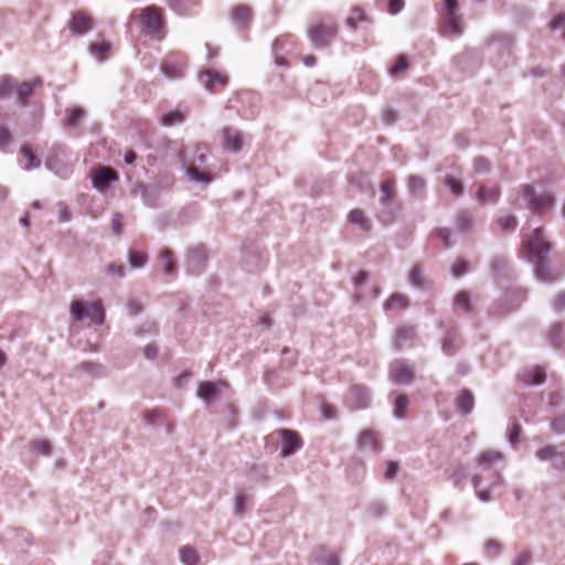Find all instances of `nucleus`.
I'll use <instances>...</instances> for the list:
<instances>
[{"instance_id": "1", "label": "nucleus", "mask_w": 565, "mask_h": 565, "mask_svg": "<svg viewBox=\"0 0 565 565\" xmlns=\"http://www.w3.org/2000/svg\"><path fill=\"white\" fill-rule=\"evenodd\" d=\"M551 248L552 245L545 239L541 227L524 236L520 248L521 255L534 264L536 278L548 284L556 281L565 274V266L555 271H547V263L550 262L547 253Z\"/></svg>"}, {"instance_id": "2", "label": "nucleus", "mask_w": 565, "mask_h": 565, "mask_svg": "<svg viewBox=\"0 0 565 565\" xmlns=\"http://www.w3.org/2000/svg\"><path fill=\"white\" fill-rule=\"evenodd\" d=\"M131 18L138 20L140 30L146 35L162 40L166 35L163 10L154 4L135 10Z\"/></svg>"}, {"instance_id": "3", "label": "nucleus", "mask_w": 565, "mask_h": 565, "mask_svg": "<svg viewBox=\"0 0 565 565\" xmlns=\"http://www.w3.org/2000/svg\"><path fill=\"white\" fill-rule=\"evenodd\" d=\"M339 32L338 23L329 19L328 21L319 20L313 22L307 30V35L317 49H323L337 38Z\"/></svg>"}, {"instance_id": "4", "label": "nucleus", "mask_w": 565, "mask_h": 565, "mask_svg": "<svg viewBox=\"0 0 565 565\" xmlns=\"http://www.w3.org/2000/svg\"><path fill=\"white\" fill-rule=\"evenodd\" d=\"M71 315L75 321L88 318L94 324H102L105 320V311L100 300L92 302L74 300L71 303Z\"/></svg>"}, {"instance_id": "5", "label": "nucleus", "mask_w": 565, "mask_h": 565, "mask_svg": "<svg viewBox=\"0 0 565 565\" xmlns=\"http://www.w3.org/2000/svg\"><path fill=\"white\" fill-rule=\"evenodd\" d=\"M521 193L526 200L527 207L537 214L548 212L555 204V198L552 193L543 192L541 194H536L534 188L530 184H523L521 186Z\"/></svg>"}, {"instance_id": "6", "label": "nucleus", "mask_w": 565, "mask_h": 565, "mask_svg": "<svg viewBox=\"0 0 565 565\" xmlns=\"http://www.w3.org/2000/svg\"><path fill=\"white\" fill-rule=\"evenodd\" d=\"M200 82L211 93H217L228 84V76L213 70H206L200 74Z\"/></svg>"}, {"instance_id": "7", "label": "nucleus", "mask_w": 565, "mask_h": 565, "mask_svg": "<svg viewBox=\"0 0 565 565\" xmlns=\"http://www.w3.org/2000/svg\"><path fill=\"white\" fill-rule=\"evenodd\" d=\"M70 30L75 34H85L94 26V19L85 10H78L72 14Z\"/></svg>"}, {"instance_id": "8", "label": "nucleus", "mask_w": 565, "mask_h": 565, "mask_svg": "<svg viewBox=\"0 0 565 565\" xmlns=\"http://www.w3.org/2000/svg\"><path fill=\"white\" fill-rule=\"evenodd\" d=\"M278 434L281 438L280 455L282 457H287L302 447L301 438L296 431L290 429H280Z\"/></svg>"}, {"instance_id": "9", "label": "nucleus", "mask_w": 565, "mask_h": 565, "mask_svg": "<svg viewBox=\"0 0 565 565\" xmlns=\"http://www.w3.org/2000/svg\"><path fill=\"white\" fill-rule=\"evenodd\" d=\"M222 145L228 151H239L243 147V134L235 128L225 127L222 130Z\"/></svg>"}, {"instance_id": "10", "label": "nucleus", "mask_w": 565, "mask_h": 565, "mask_svg": "<svg viewBox=\"0 0 565 565\" xmlns=\"http://www.w3.org/2000/svg\"><path fill=\"white\" fill-rule=\"evenodd\" d=\"M161 68L169 78L182 77L186 68V60L183 56H177L175 58L172 56L168 57Z\"/></svg>"}, {"instance_id": "11", "label": "nucleus", "mask_w": 565, "mask_h": 565, "mask_svg": "<svg viewBox=\"0 0 565 565\" xmlns=\"http://www.w3.org/2000/svg\"><path fill=\"white\" fill-rule=\"evenodd\" d=\"M298 45H299V43L292 34H284L281 36L277 38L273 45V49H274V52L276 55V57H275L276 63L278 65H284V66L288 65L286 57L280 56L279 52L285 51V49L287 46H289L290 49H297Z\"/></svg>"}, {"instance_id": "12", "label": "nucleus", "mask_w": 565, "mask_h": 565, "mask_svg": "<svg viewBox=\"0 0 565 565\" xmlns=\"http://www.w3.org/2000/svg\"><path fill=\"white\" fill-rule=\"evenodd\" d=\"M390 379L395 384H411L414 380V372L407 364L396 362L391 367Z\"/></svg>"}, {"instance_id": "13", "label": "nucleus", "mask_w": 565, "mask_h": 565, "mask_svg": "<svg viewBox=\"0 0 565 565\" xmlns=\"http://www.w3.org/2000/svg\"><path fill=\"white\" fill-rule=\"evenodd\" d=\"M349 395L352 408L361 409L367 407L370 396L366 386L361 384H354L350 387Z\"/></svg>"}, {"instance_id": "14", "label": "nucleus", "mask_w": 565, "mask_h": 565, "mask_svg": "<svg viewBox=\"0 0 565 565\" xmlns=\"http://www.w3.org/2000/svg\"><path fill=\"white\" fill-rule=\"evenodd\" d=\"M92 179L94 186L103 190L110 182L117 180V172L108 167H99L98 169L94 170Z\"/></svg>"}, {"instance_id": "15", "label": "nucleus", "mask_w": 565, "mask_h": 565, "mask_svg": "<svg viewBox=\"0 0 565 565\" xmlns=\"http://www.w3.org/2000/svg\"><path fill=\"white\" fill-rule=\"evenodd\" d=\"M252 18V9L246 4L235 6L231 11V19L238 28L248 26Z\"/></svg>"}, {"instance_id": "16", "label": "nucleus", "mask_w": 565, "mask_h": 565, "mask_svg": "<svg viewBox=\"0 0 565 565\" xmlns=\"http://www.w3.org/2000/svg\"><path fill=\"white\" fill-rule=\"evenodd\" d=\"M501 195L500 185L495 184L492 186L479 185L477 191V199L481 204L495 203Z\"/></svg>"}, {"instance_id": "17", "label": "nucleus", "mask_w": 565, "mask_h": 565, "mask_svg": "<svg viewBox=\"0 0 565 565\" xmlns=\"http://www.w3.org/2000/svg\"><path fill=\"white\" fill-rule=\"evenodd\" d=\"M65 113L66 116L63 119V124L71 127L78 126L86 116L85 109L81 106H72Z\"/></svg>"}, {"instance_id": "18", "label": "nucleus", "mask_w": 565, "mask_h": 565, "mask_svg": "<svg viewBox=\"0 0 565 565\" xmlns=\"http://www.w3.org/2000/svg\"><path fill=\"white\" fill-rule=\"evenodd\" d=\"M473 405L475 398L472 393L468 390H462L456 398V406L458 411L467 415L472 411Z\"/></svg>"}, {"instance_id": "19", "label": "nucleus", "mask_w": 565, "mask_h": 565, "mask_svg": "<svg viewBox=\"0 0 565 565\" xmlns=\"http://www.w3.org/2000/svg\"><path fill=\"white\" fill-rule=\"evenodd\" d=\"M199 0H169V7L179 14H191L199 6Z\"/></svg>"}, {"instance_id": "20", "label": "nucleus", "mask_w": 565, "mask_h": 565, "mask_svg": "<svg viewBox=\"0 0 565 565\" xmlns=\"http://www.w3.org/2000/svg\"><path fill=\"white\" fill-rule=\"evenodd\" d=\"M42 86V81L35 78L32 82H24L17 86V95L19 100L24 105L26 99L33 94V90Z\"/></svg>"}, {"instance_id": "21", "label": "nucleus", "mask_w": 565, "mask_h": 565, "mask_svg": "<svg viewBox=\"0 0 565 565\" xmlns=\"http://www.w3.org/2000/svg\"><path fill=\"white\" fill-rule=\"evenodd\" d=\"M348 220L354 224L358 225L362 231L370 232L372 228V224L367 216L365 215L364 211L361 209H354L350 212Z\"/></svg>"}, {"instance_id": "22", "label": "nucleus", "mask_w": 565, "mask_h": 565, "mask_svg": "<svg viewBox=\"0 0 565 565\" xmlns=\"http://www.w3.org/2000/svg\"><path fill=\"white\" fill-rule=\"evenodd\" d=\"M396 196V188H395V180L394 179H387L382 182L381 184V202L385 206H390L392 201Z\"/></svg>"}, {"instance_id": "23", "label": "nucleus", "mask_w": 565, "mask_h": 565, "mask_svg": "<svg viewBox=\"0 0 565 565\" xmlns=\"http://www.w3.org/2000/svg\"><path fill=\"white\" fill-rule=\"evenodd\" d=\"M159 259L162 263L163 270L167 275H174L177 266L173 253L168 248H162L159 253Z\"/></svg>"}, {"instance_id": "24", "label": "nucleus", "mask_w": 565, "mask_h": 565, "mask_svg": "<svg viewBox=\"0 0 565 565\" xmlns=\"http://www.w3.org/2000/svg\"><path fill=\"white\" fill-rule=\"evenodd\" d=\"M408 306V297L402 294H393L385 302L386 310H404Z\"/></svg>"}, {"instance_id": "25", "label": "nucleus", "mask_w": 565, "mask_h": 565, "mask_svg": "<svg viewBox=\"0 0 565 565\" xmlns=\"http://www.w3.org/2000/svg\"><path fill=\"white\" fill-rule=\"evenodd\" d=\"M446 32L451 35H460L462 33V21L458 14L445 15Z\"/></svg>"}, {"instance_id": "26", "label": "nucleus", "mask_w": 565, "mask_h": 565, "mask_svg": "<svg viewBox=\"0 0 565 565\" xmlns=\"http://www.w3.org/2000/svg\"><path fill=\"white\" fill-rule=\"evenodd\" d=\"M416 337V331L413 326H402L396 329L395 343L401 348L405 341L412 340Z\"/></svg>"}, {"instance_id": "27", "label": "nucleus", "mask_w": 565, "mask_h": 565, "mask_svg": "<svg viewBox=\"0 0 565 565\" xmlns=\"http://www.w3.org/2000/svg\"><path fill=\"white\" fill-rule=\"evenodd\" d=\"M217 394V384L213 382H201L198 388V396L206 402L213 399Z\"/></svg>"}, {"instance_id": "28", "label": "nucleus", "mask_w": 565, "mask_h": 565, "mask_svg": "<svg viewBox=\"0 0 565 565\" xmlns=\"http://www.w3.org/2000/svg\"><path fill=\"white\" fill-rule=\"evenodd\" d=\"M206 260V257L202 250H193L189 255V268L194 274H199Z\"/></svg>"}, {"instance_id": "29", "label": "nucleus", "mask_w": 565, "mask_h": 565, "mask_svg": "<svg viewBox=\"0 0 565 565\" xmlns=\"http://www.w3.org/2000/svg\"><path fill=\"white\" fill-rule=\"evenodd\" d=\"M359 444L361 447H371L377 450L379 437L377 433L372 429H365L360 434Z\"/></svg>"}, {"instance_id": "30", "label": "nucleus", "mask_w": 565, "mask_h": 565, "mask_svg": "<svg viewBox=\"0 0 565 565\" xmlns=\"http://www.w3.org/2000/svg\"><path fill=\"white\" fill-rule=\"evenodd\" d=\"M186 172L193 181L209 183L213 180V174L209 170H200L195 166L189 167Z\"/></svg>"}, {"instance_id": "31", "label": "nucleus", "mask_w": 565, "mask_h": 565, "mask_svg": "<svg viewBox=\"0 0 565 565\" xmlns=\"http://www.w3.org/2000/svg\"><path fill=\"white\" fill-rule=\"evenodd\" d=\"M444 183L455 196H460L463 194V183L460 179L451 174H447L444 179Z\"/></svg>"}, {"instance_id": "32", "label": "nucleus", "mask_w": 565, "mask_h": 565, "mask_svg": "<svg viewBox=\"0 0 565 565\" xmlns=\"http://www.w3.org/2000/svg\"><path fill=\"white\" fill-rule=\"evenodd\" d=\"M497 224L502 232L509 233L515 231L518 227V220L514 215L507 214L497 218Z\"/></svg>"}, {"instance_id": "33", "label": "nucleus", "mask_w": 565, "mask_h": 565, "mask_svg": "<svg viewBox=\"0 0 565 565\" xmlns=\"http://www.w3.org/2000/svg\"><path fill=\"white\" fill-rule=\"evenodd\" d=\"M185 118V115L180 110H170L161 117V124L170 127L181 124Z\"/></svg>"}, {"instance_id": "34", "label": "nucleus", "mask_w": 565, "mask_h": 565, "mask_svg": "<svg viewBox=\"0 0 565 565\" xmlns=\"http://www.w3.org/2000/svg\"><path fill=\"white\" fill-rule=\"evenodd\" d=\"M180 557L185 565H198L200 561L196 551L190 546H183L180 550Z\"/></svg>"}, {"instance_id": "35", "label": "nucleus", "mask_w": 565, "mask_h": 565, "mask_svg": "<svg viewBox=\"0 0 565 565\" xmlns=\"http://www.w3.org/2000/svg\"><path fill=\"white\" fill-rule=\"evenodd\" d=\"M502 459V454L497 450H486L478 457V463L490 467L492 463Z\"/></svg>"}, {"instance_id": "36", "label": "nucleus", "mask_w": 565, "mask_h": 565, "mask_svg": "<svg viewBox=\"0 0 565 565\" xmlns=\"http://www.w3.org/2000/svg\"><path fill=\"white\" fill-rule=\"evenodd\" d=\"M364 21H369L364 11L360 8H354L347 19V24L352 29H356L359 24Z\"/></svg>"}, {"instance_id": "37", "label": "nucleus", "mask_w": 565, "mask_h": 565, "mask_svg": "<svg viewBox=\"0 0 565 565\" xmlns=\"http://www.w3.org/2000/svg\"><path fill=\"white\" fill-rule=\"evenodd\" d=\"M545 381V371L542 367H534L524 374V382L526 384H541Z\"/></svg>"}, {"instance_id": "38", "label": "nucleus", "mask_w": 565, "mask_h": 565, "mask_svg": "<svg viewBox=\"0 0 565 565\" xmlns=\"http://www.w3.org/2000/svg\"><path fill=\"white\" fill-rule=\"evenodd\" d=\"M455 305L463 312L469 313L472 311L470 295L468 291L461 290L455 297Z\"/></svg>"}, {"instance_id": "39", "label": "nucleus", "mask_w": 565, "mask_h": 565, "mask_svg": "<svg viewBox=\"0 0 565 565\" xmlns=\"http://www.w3.org/2000/svg\"><path fill=\"white\" fill-rule=\"evenodd\" d=\"M409 405V399L406 395H399L394 403V415L397 418H403L406 415Z\"/></svg>"}, {"instance_id": "40", "label": "nucleus", "mask_w": 565, "mask_h": 565, "mask_svg": "<svg viewBox=\"0 0 565 565\" xmlns=\"http://www.w3.org/2000/svg\"><path fill=\"white\" fill-rule=\"evenodd\" d=\"M89 50L94 56H96L99 60H104L110 50V44L104 41L95 42L90 44Z\"/></svg>"}, {"instance_id": "41", "label": "nucleus", "mask_w": 565, "mask_h": 565, "mask_svg": "<svg viewBox=\"0 0 565 565\" xmlns=\"http://www.w3.org/2000/svg\"><path fill=\"white\" fill-rule=\"evenodd\" d=\"M20 152L26 159L25 169H34L40 166L41 161L33 154L31 147L23 146Z\"/></svg>"}, {"instance_id": "42", "label": "nucleus", "mask_w": 565, "mask_h": 565, "mask_svg": "<svg viewBox=\"0 0 565 565\" xmlns=\"http://www.w3.org/2000/svg\"><path fill=\"white\" fill-rule=\"evenodd\" d=\"M409 191L413 194H423L425 192L426 182L422 177L412 175L408 180Z\"/></svg>"}, {"instance_id": "43", "label": "nucleus", "mask_w": 565, "mask_h": 565, "mask_svg": "<svg viewBox=\"0 0 565 565\" xmlns=\"http://www.w3.org/2000/svg\"><path fill=\"white\" fill-rule=\"evenodd\" d=\"M128 259L134 268H140L147 263V254L138 250H130L128 254Z\"/></svg>"}, {"instance_id": "44", "label": "nucleus", "mask_w": 565, "mask_h": 565, "mask_svg": "<svg viewBox=\"0 0 565 565\" xmlns=\"http://www.w3.org/2000/svg\"><path fill=\"white\" fill-rule=\"evenodd\" d=\"M456 226L459 231L466 232L472 226V216L468 212H461L456 217Z\"/></svg>"}, {"instance_id": "45", "label": "nucleus", "mask_w": 565, "mask_h": 565, "mask_svg": "<svg viewBox=\"0 0 565 565\" xmlns=\"http://www.w3.org/2000/svg\"><path fill=\"white\" fill-rule=\"evenodd\" d=\"M407 68H408L407 57L405 55H399V56H397V58L390 72L393 76H397V75L406 72Z\"/></svg>"}, {"instance_id": "46", "label": "nucleus", "mask_w": 565, "mask_h": 565, "mask_svg": "<svg viewBox=\"0 0 565 565\" xmlns=\"http://www.w3.org/2000/svg\"><path fill=\"white\" fill-rule=\"evenodd\" d=\"M537 457L541 459V460H547V459H552L553 457H558L556 450L554 447L552 446H547V447H544L542 449H540L537 451ZM559 460L562 461V463L565 465V457L564 456H559Z\"/></svg>"}, {"instance_id": "47", "label": "nucleus", "mask_w": 565, "mask_h": 565, "mask_svg": "<svg viewBox=\"0 0 565 565\" xmlns=\"http://www.w3.org/2000/svg\"><path fill=\"white\" fill-rule=\"evenodd\" d=\"M32 448L38 454L47 456L51 454V444L46 439H38L32 443Z\"/></svg>"}, {"instance_id": "48", "label": "nucleus", "mask_w": 565, "mask_h": 565, "mask_svg": "<svg viewBox=\"0 0 565 565\" xmlns=\"http://www.w3.org/2000/svg\"><path fill=\"white\" fill-rule=\"evenodd\" d=\"M551 30H563V38L565 39V12L556 14L550 22Z\"/></svg>"}, {"instance_id": "49", "label": "nucleus", "mask_w": 565, "mask_h": 565, "mask_svg": "<svg viewBox=\"0 0 565 565\" xmlns=\"http://www.w3.org/2000/svg\"><path fill=\"white\" fill-rule=\"evenodd\" d=\"M409 280L416 287L424 285L423 271L419 266H414L409 273Z\"/></svg>"}, {"instance_id": "50", "label": "nucleus", "mask_w": 565, "mask_h": 565, "mask_svg": "<svg viewBox=\"0 0 565 565\" xmlns=\"http://www.w3.org/2000/svg\"><path fill=\"white\" fill-rule=\"evenodd\" d=\"M13 88H14V85L10 78L4 77V78L0 79V97L1 98L9 96L11 94V92L13 90Z\"/></svg>"}, {"instance_id": "51", "label": "nucleus", "mask_w": 565, "mask_h": 565, "mask_svg": "<svg viewBox=\"0 0 565 565\" xmlns=\"http://www.w3.org/2000/svg\"><path fill=\"white\" fill-rule=\"evenodd\" d=\"M468 262L463 260V259H458L454 265H452V275L455 277H460L462 275H465L468 270Z\"/></svg>"}, {"instance_id": "52", "label": "nucleus", "mask_w": 565, "mask_h": 565, "mask_svg": "<svg viewBox=\"0 0 565 565\" xmlns=\"http://www.w3.org/2000/svg\"><path fill=\"white\" fill-rule=\"evenodd\" d=\"M106 273L110 276L124 277L125 267L122 264L113 263L106 267Z\"/></svg>"}, {"instance_id": "53", "label": "nucleus", "mask_w": 565, "mask_h": 565, "mask_svg": "<svg viewBox=\"0 0 565 565\" xmlns=\"http://www.w3.org/2000/svg\"><path fill=\"white\" fill-rule=\"evenodd\" d=\"M501 551V545L497 541H488L486 544V553L490 557H495Z\"/></svg>"}, {"instance_id": "54", "label": "nucleus", "mask_w": 565, "mask_h": 565, "mask_svg": "<svg viewBox=\"0 0 565 565\" xmlns=\"http://www.w3.org/2000/svg\"><path fill=\"white\" fill-rule=\"evenodd\" d=\"M473 167L476 172H486L490 169V162L483 157H478L473 161Z\"/></svg>"}, {"instance_id": "55", "label": "nucleus", "mask_w": 565, "mask_h": 565, "mask_svg": "<svg viewBox=\"0 0 565 565\" xmlns=\"http://www.w3.org/2000/svg\"><path fill=\"white\" fill-rule=\"evenodd\" d=\"M11 134L8 128L0 127V149H4L11 142Z\"/></svg>"}, {"instance_id": "56", "label": "nucleus", "mask_w": 565, "mask_h": 565, "mask_svg": "<svg viewBox=\"0 0 565 565\" xmlns=\"http://www.w3.org/2000/svg\"><path fill=\"white\" fill-rule=\"evenodd\" d=\"M113 231L116 235H120L122 232V215L119 213L114 214L111 218Z\"/></svg>"}, {"instance_id": "57", "label": "nucleus", "mask_w": 565, "mask_h": 565, "mask_svg": "<svg viewBox=\"0 0 565 565\" xmlns=\"http://www.w3.org/2000/svg\"><path fill=\"white\" fill-rule=\"evenodd\" d=\"M398 471V463L395 461L386 462L385 478L393 480Z\"/></svg>"}, {"instance_id": "58", "label": "nucleus", "mask_w": 565, "mask_h": 565, "mask_svg": "<svg viewBox=\"0 0 565 565\" xmlns=\"http://www.w3.org/2000/svg\"><path fill=\"white\" fill-rule=\"evenodd\" d=\"M58 220L61 222H67L71 218V212L65 203H58L57 205Z\"/></svg>"}, {"instance_id": "59", "label": "nucleus", "mask_w": 565, "mask_h": 565, "mask_svg": "<svg viewBox=\"0 0 565 565\" xmlns=\"http://www.w3.org/2000/svg\"><path fill=\"white\" fill-rule=\"evenodd\" d=\"M520 434L521 425L519 423H514L509 431V439L511 444L515 445L518 443Z\"/></svg>"}, {"instance_id": "60", "label": "nucleus", "mask_w": 565, "mask_h": 565, "mask_svg": "<svg viewBox=\"0 0 565 565\" xmlns=\"http://www.w3.org/2000/svg\"><path fill=\"white\" fill-rule=\"evenodd\" d=\"M404 8V0H390L388 2V12L391 14L398 13Z\"/></svg>"}, {"instance_id": "61", "label": "nucleus", "mask_w": 565, "mask_h": 565, "mask_svg": "<svg viewBox=\"0 0 565 565\" xmlns=\"http://www.w3.org/2000/svg\"><path fill=\"white\" fill-rule=\"evenodd\" d=\"M457 0H445V15L457 14Z\"/></svg>"}, {"instance_id": "62", "label": "nucleus", "mask_w": 565, "mask_h": 565, "mask_svg": "<svg viewBox=\"0 0 565 565\" xmlns=\"http://www.w3.org/2000/svg\"><path fill=\"white\" fill-rule=\"evenodd\" d=\"M437 236L444 242L445 247H449L450 231L448 228H438L436 231Z\"/></svg>"}, {"instance_id": "63", "label": "nucleus", "mask_w": 565, "mask_h": 565, "mask_svg": "<svg viewBox=\"0 0 565 565\" xmlns=\"http://www.w3.org/2000/svg\"><path fill=\"white\" fill-rule=\"evenodd\" d=\"M531 561V555L529 552L521 553L516 559L514 561L513 565H529Z\"/></svg>"}, {"instance_id": "64", "label": "nucleus", "mask_w": 565, "mask_h": 565, "mask_svg": "<svg viewBox=\"0 0 565 565\" xmlns=\"http://www.w3.org/2000/svg\"><path fill=\"white\" fill-rule=\"evenodd\" d=\"M321 409H322L323 416L327 419H331L335 416V408L330 404H323Z\"/></svg>"}]
</instances>
